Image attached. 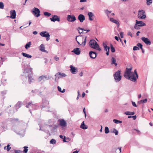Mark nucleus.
I'll return each instance as SVG.
<instances>
[{
    "instance_id": "obj_1",
    "label": "nucleus",
    "mask_w": 153,
    "mask_h": 153,
    "mask_svg": "<svg viewBox=\"0 0 153 153\" xmlns=\"http://www.w3.org/2000/svg\"><path fill=\"white\" fill-rule=\"evenodd\" d=\"M23 72L24 74L22 77L23 82H25L26 81V76H27L28 81L29 84L33 82L34 79L33 76L32 68L30 67L29 64H25Z\"/></svg>"
},
{
    "instance_id": "obj_2",
    "label": "nucleus",
    "mask_w": 153,
    "mask_h": 153,
    "mask_svg": "<svg viewBox=\"0 0 153 153\" xmlns=\"http://www.w3.org/2000/svg\"><path fill=\"white\" fill-rule=\"evenodd\" d=\"M132 69V67L129 68H126L124 74V76L126 79L130 80L132 81L135 82L136 81V78L134 76V73L131 72Z\"/></svg>"
},
{
    "instance_id": "obj_3",
    "label": "nucleus",
    "mask_w": 153,
    "mask_h": 153,
    "mask_svg": "<svg viewBox=\"0 0 153 153\" xmlns=\"http://www.w3.org/2000/svg\"><path fill=\"white\" fill-rule=\"evenodd\" d=\"M12 122L14 123V125L12 126L11 129L15 132L18 133L20 130V127L19 126V122L18 119H13L12 120Z\"/></svg>"
},
{
    "instance_id": "obj_4",
    "label": "nucleus",
    "mask_w": 153,
    "mask_h": 153,
    "mask_svg": "<svg viewBox=\"0 0 153 153\" xmlns=\"http://www.w3.org/2000/svg\"><path fill=\"white\" fill-rule=\"evenodd\" d=\"M90 46L92 48L100 51L101 50V48L99 47V45L94 40H91L89 42Z\"/></svg>"
},
{
    "instance_id": "obj_5",
    "label": "nucleus",
    "mask_w": 153,
    "mask_h": 153,
    "mask_svg": "<svg viewBox=\"0 0 153 153\" xmlns=\"http://www.w3.org/2000/svg\"><path fill=\"white\" fill-rule=\"evenodd\" d=\"M49 104V101L46 99H43L42 100V105H41V109L43 110L46 111H49L48 110L49 107L48 105Z\"/></svg>"
},
{
    "instance_id": "obj_6",
    "label": "nucleus",
    "mask_w": 153,
    "mask_h": 153,
    "mask_svg": "<svg viewBox=\"0 0 153 153\" xmlns=\"http://www.w3.org/2000/svg\"><path fill=\"white\" fill-rule=\"evenodd\" d=\"M114 77L116 82H117L120 81L122 78V76L120 75V71L118 70L114 74Z\"/></svg>"
},
{
    "instance_id": "obj_7",
    "label": "nucleus",
    "mask_w": 153,
    "mask_h": 153,
    "mask_svg": "<svg viewBox=\"0 0 153 153\" xmlns=\"http://www.w3.org/2000/svg\"><path fill=\"white\" fill-rule=\"evenodd\" d=\"M10 122L8 120H5L2 123L1 126L3 128V131H5L8 129L7 126L10 124Z\"/></svg>"
},
{
    "instance_id": "obj_8",
    "label": "nucleus",
    "mask_w": 153,
    "mask_h": 153,
    "mask_svg": "<svg viewBox=\"0 0 153 153\" xmlns=\"http://www.w3.org/2000/svg\"><path fill=\"white\" fill-rule=\"evenodd\" d=\"M145 12L143 10H139L138 11V17L140 19H144L146 17Z\"/></svg>"
},
{
    "instance_id": "obj_9",
    "label": "nucleus",
    "mask_w": 153,
    "mask_h": 153,
    "mask_svg": "<svg viewBox=\"0 0 153 153\" xmlns=\"http://www.w3.org/2000/svg\"><path fill=\"white\" fill-rule=\"evenodd\" d=\"M55 76V81H56L60 78L65 77L66 75L63 73L58 72Z\"/></svg>"
},
{
    "instance_id": "obj_10",
    "label": "nucleus",
    "mask_w": 153,
    "mask_h": 153,
    "mask_svg": "<svg viewBox=\"0 0 153 153\" xmlns=\"http://www.w3.org/2000/svg\"><path fill=\"white\" fill-rule=\"evenodd\" d=\"M32 12L33 14L36 17H38L40 16V11L39 9L34 7L32 9Z\"/></svg>"
},
{
    "instance_id": "obj_11",
    "label": "nucleus",
    "mask_w": 153,
    "mask_h": 153,
    "mask_svg": "<svg viewBox=\"0 0 153 153\" xmlns=\"http://www.w3.org/2000/svg\"><path fill=\"white\" fill-rule=\"evenodd\" d=\"M50 79V78L49 76L43 75L39 77L38 80L39 82H41V81L44 82Z\"/></svg>"
},
{
    "instance_id": "obj_12",
    "label": "nucleus",
    "mask_w": 153,
    "mask_h": 153,
    "mask_svg": "<svg viewBox=\"0 0 153 153\" xmlns=\"http://www.w3.org/2000/svg\"><path fill=\"white\" fill-rule=\"evenodd\" d=\"M26 107L27 108L32 109L33 110H35L37 108L36 104L32 103V102H29L28 104L26 106Z\"/></svg>"
},
{
    "instance_id": "obj_13",
    "label": "nucleus",
    "mask_w": 153,
    "mask_h": 153,
    "mask_svg": "<svg viewBox=\"0 0 153 153\" xmlns=\"http://www.w3.org/2000/svg\"><path fill=\"white\" fill-rule=\"evenodd\" d=\"M67 19L68 22H73L76 20V17L74 15H68Z\"/></svg>"
},
{
    "instance_id": "obj_14",
    "label": "nucleus",
    "mask_w": 153,
    "mask_h": 153,
    "mask_svg": "<svg viewBox=\"0 0 153 153\" xmlns=\"http://www.w3.org/2000/svg\"><path fill=\"white\" fill-rule=\"evenodd\" d=\"M50 20H51L52 22H55L56 21L58 22H59L60 21V19L59 17L56 15H52V17L50 18Z\"/></svg>"
},
{
    "instance_id": "obj_15",
    "label": "nucleus",
    "mask_w": 153,
    "mask_h": 153,
    "mask_svg": "<svg viewBox=\"0 0 153 153\" xmlns=\"http://www.w3.org/2000/svg\"><path fill=\"white\" fill-rule=\"evenodd\" d=\"M141 40L147 45H150L151 44V42L147 38L143 37L141 38Z\"/></svg>"
},
{
    "instance_id": "obj_16",
    "label": "nucleus",
    "mask_w": 153,
    "mask_h": 153,
    "mask_svg": "<svg viewBox=\"0 0 153 153\" xmlns=\"http://www.w3.org/2000/svg\"><path fill=\"white\" fill-rule=\"evenodd\" d=\"M70 71L72 74H76L77 72V68L72 65L70 66Z\"/></svg>"
},
{
    "instance_id": "obj_17",
    "label": "nucleus",
    "mask_w": 153,
    "mask_h": 153,
    "mask_svg": "<svg viewBox=\"0 0 153 153\" xmlns=\"http://www.w3.org/2000/svg\"><path fill=\"white\" fill-rule=\"evenodd\" d=\"M10 18L12 19H15L16 18V12L15 10H11L10 11Z\"/></svg>"
},
{
    "instance_id": "obj_18",
    "label": "nucleus",
    "mask_w": 153,
    "mask_h": 153,
    "mask_svg": "<svg viewBox=\"0 0 153 153\" xmlns=\"http://www.w3.org/2000/svg\"><path fill=\"white\" fill-rule=\"evenodd\" d=\"M78 19L80 22H82L85 19V16L83 14H79L78 16Z\"/></svg>"
},
{
    "instance_id": "obj_19",
    "label": "nucleus",
    "mask_w": 153,
    "mask_h": 153,
    "mask_svg": "<svg viewBox=\"0 0 153 153\" xmlns=\"http://www.w3.org/2000/svg\"><path fill=\"white\" fill-rule=\"evenodd\" d=\"M90 57L92 59H94L97 56L96 53L93 51H90L89 53Z\"/></svg>"
},
{
    "instance_id": "obj_20",
    "label": "nucleus",
    "mask_w": 153,
    "mask_h": 153,
    "mask_svg": "<svg viewBox=\"0 0 153 153\" xmlns=\"http://www.w3.org/2000/svg\"><path fill=\"white\" fill-rule=\"evenodd\" d=\"M60 125L63 127H65L66 126L67 123L64 120L62 119L59 120Z\"/></svg>"
},
{
    "instance_id": "obj_21",
    "label": "nucleus",
    "mask_w": 153,
    "mask_h": 153,
    "mask_svg": "<svg viewBox=\"0 0 153 153\" xmlns=\"http://www.w3.org/2000/svg\"><path fill=\"white\" fill-rule=\"evenodd\" d=\"M88 15L89 17V20L91 21H93L94 16V14L91 12H88Z\"/></svg>"
},
{
    "instance_id": "obj_22",
    "label": "nucleus",
    "mask_w": 153,
    "mask_h": 153,
    "mask_svg": "<svg viewBox=\"0 0 153 153\" xmlns=\"http://www.w3.org/2000/svg\"><path fill=\"white\" fill-rule=\"evenodd\" d=\"M72 52L77 55H79L80 53L81 52L79 48H76L74 49Z\"/></svg>"
},
{
    "instance_id": "obj_23",
    "label": "nucleus",
    "mask_w": 153,
    "mask_h": 153,
    "mask_svg": "<svg viewBox=\"0 0 153 153\" xmlns=\"http://www.w3.org/2000/svg\"><path fill=\"white\" fill-rule=\"evenodd\" d=\"M49 33L46 31H43L41 32L40 33V36L43 37H46L48 36Z\"/></svg>"
},
{
    "instance_id": "obj_24",
    "label": "nucleus",
    "mask_w": 153,
    "mask_h": 153,
    "mask_svg": "<svg viewBox=\"0 0 153 153\" xmlns=\"http://www.w3.org/2000/svg\"><path fill=\"white\" fill-rule=\"evenodd\" d=\"M103 45L105 51H106L109 50L110 47L107 46V44L106 42H103Z\"/></svg>"
},
{
    "instance_id": "obj_25",
    "label": "nucleus",
    "mask_w": 153,
    "mask_h": 153,
    "mask_svg": "<svg viewBox=\"0 0 153 153\" xmlns=\"http://www.w3.org/2000/svg\"><path fill=\"white\" fill-rule=\"evenodd\" d=\"M21 54L23 56L27 57L28 58H30L32 57L31 55L24 52L22 53Z\"/></svg>"
},
{
    "instance_id": "obj_26",
    "label": "nucleus",
    "mask_w": 153,
    "mask_h": 153,
    "mask_svg": "<svg viewBox=\"0 0 153 153\" xmlns=\"http://www.w3.org/2000/svg\"><path fill=\"white\" fill-rule=\"evenodd\" d=\"M110 19V20L112 22L114 23L117 25H119V22L117 21V20L114 19L113 18H109Z\"/></svg>"
},
{
    "instance_id": "obj_27",
    "label": "nucleus",
    "mask_w": 153,
    "mask_h": 153,
    "mask_svg": "<svg viewBox=\"0 0 153 153\" xmlns=\"http://www.w3.org/2000/svg\"><path fill=\"white\" fill-rule=\"evenodd\" d=\"M116 60L114 57H112L111 59V64H114L115 66L117 65V63H116Z\"/></svg>"
},
{
    "instance_id": "obj_28",
    "label": "nucleus",
    "mask_w": 153,
    "mask_h": 153,
    "mask_svg": "<svg viewBox=\"0 0 153 153\" xmlns=\"http://www.w3.org/2000/svg\"><path fill=\"white\" fill-rule=\"evenodd\" d=\"M22 102H18L15 105L16 108V109H18L20 108L22 105Z\"/></svg>"
},
{
    "instance_id": "obj_29",
    "label": "nucleus",
    "mask_w": 153,
    "mask_h": 153,
    "mask_svg": "<svg viewBox=\"0 0 153 153\" xmlns=\"http://www.w3.org/2000/svg\"><path fill=\"white\" fill-rule=\"evenodd\" d=\"M80 127L81 128L84 129H85L88 128V127L85 125L84 121L82 123Z\"/></svg>"
},
{
    "instance_id": "obj_30",
    "label": "nucleus",
    "mask_w": 153,
    "mask_h": 153,
    "mask_svg": "<svg viewBox=\"0 0 153 153\" xmlns=\"http://www.w3.org/2000/svg\"><path fill=\"white\" fill-rule=\"evenodd\" d=\"M40 50L43 52H45L46 51L45 50V47L44 45L43 44H41L40 46Z\"/></svg>"
},
{
    "instance_id": "obj_31",
    "label": "nucleus",
    "mask_w": 153,
    "mask_h": 153,
    "mask_svg": "<svg viewBox=\"0 0 153 153\" xmlns=\"http://www.w3.org/2000/svg\"><path fill=\"white\" fill-rule=\"evenodd\" d=\"M140 22H138V21H137V20H136V24L134 25V28L136 29H138V27H139V26H138V25L139 24V23H140Z\"/></svg>"
},
{
    "instance_id": "obj_32",
    "label": "nucleus",
    "mask_w": 153,
    "mask_h": 153,
    "mask_svg": "<svg viewBox=\"0 0 153 153\" xmlns=\"http://www.w3.org/2000/svg\"><path fill=\"white\" fill-rule=\"evenodd\" d=\"M31 44V42H27L25 46V48L27 49H28L30 47Z\"/></svg>"
},
{
    "instance_id": "obj_33",
    "label": "nucleus",
    "mask_w": 153,
    "mask_h": 153,
    "mask_svg": "<svg viewBox=\"0 0 153 153\" xmlns=\"http://www.w3.org/2000/svg\"><path fill=\"white\" fill-rule=\"evenodd\" d=\"M86 36H85V38L83 37L82 38V40L84 41L83 42H82L81 45H82L83 46H84L85 45L86 42Z\"/></svg>"
},
{
    "instance_id": "obj_34",
    "label": "nucleus",
    "mask_w": 153,
    "mask_h": 153,
    "mask_svg": "<svg viewBox=\"0 0 153 153\" xmlns=\"http://www.w3.org/2000/svg\"><path fill=\"white\" fill-rule=\"evenodd\" d=\"M111 11L106 10L105 11V12L107 15V17L108 18H110V16L109 14L111 13Z\"/></svg>"
},
{
    "instance_id": "obj_35",
    "label": "nucleus",
    "mask_w": 153,
    "mask_h": 153,
    "mask_svg": "<svg viewBox=\"0 0 153 153\" xmlns=\"http://www.w3.org/2000/svg\"><path fill=\"white\" fill-rule=\"evenodd\" d=\"M59 137L63 139V141L64 142H68V141H67V140H66V137L65 136L62 135H60L59 136Z\"/></svg>"
},
{
    "instance_id": "obj_36",
    "label": "nucleus",
    "mask_w": 153,
    "mask_h": 153,
    "mask_svg": "<svg viewBox=\"0 0 153 153\" xmlns=\"http://www.w3.org/2000/svg\"><path fill=\"white\" fill-rule=\"evenodd\" d=\"M113 121L116 124L121 123H122V121L120 120H119L116 119H114L113 120Z\"/></svg>"
},
{
    "instance_id": "obj_37",
    "label": "nucleus",
    "mask_w": 153,
    "mask_h": 153,
    "mask_svg": "<svg viewBox=\"0 0 153 153\" xmlns=\"http://www.w3.org/2000/svg\"><path fill=\"white\" fill-rule=\"evenodd\" d=\"M138 22H140L139 24L138 25L139 26L142 27L146 25V24L143 22L141 21H138Z\"/></svg>"
},
{
    "instance_id": "obj_38",
    "label": "nucleus",
    "mask_w": 153,
    "mask_h": 153,
    "mask_svg": "<svg viewBox=\"0 0 153 153\" xmlns=\"http://www.w3.org/2000/svg\"><path fill=\"white\" fill-rule=\"evenodd\" d=\"M7 91L6 90H4L1 92V94L2 96H4L6 95L7 93Z\"/></svg>"
},
{
    "instance_id": "obj_39",
    "label": "nucleus",
    "mask_w": 153,
    "mask_h": 153,
    "mask_svg": "<svg viewBox=\"0 0 153 153\" xmlns=\"http://www.w3.org/2000/svg\"><path fill=\"white\" fill-rule=\"evenodd\" d=\"M121 152V147L119 148L115 149V153H120Z\"/></svg>"
},
{
    "instance_id": "obj_40",
    "label": "nucleus",
    "mask_w": 153,
    "mask_h": 153,
    "mask_svg": "<svg viewBox=\"0 0 153 153\" xmlns=\"http://www.w3.org/2000/svg\"><path fill=\"white\" fill-rule=\"evenodd\" d=\"M105 134H108L109 132V128L108 127H105Z\"/></svg>"
},
{
    "instance_id": "obj_41",
    "label": "nucleus",
    "mask_w": 153,
    "mask_h": 153,
    "mask_svg": "<svg viewBox=\"0 0 153 153\" xmlns=\"http://www.w3.org/2000/svg\"><path fill=\"white\" fill-rule=\"evenodd\" d=\"M44 14L45 16L49 17L50 16L51 14L47 12H44Z\"/></svg>"
},
{
    "instance_id": "obj_42",
    "label": "nucleus",
    "mask_w": 153,
    "mask_h": 153,
    "mask_svg": "<svg viewBox=\"0 0 153 153\" xmlns=\"http://www.w3.org/2000/svg\"><path fill=\"white\" fill-rule=\"evenodd\" d=\"M56 141L55 140L53 139H52L50 141V143L53 144H54L56 143Z\"/></svg>"
},
{
    "instance_id": "obj_43",
    "label": "nucleus",
    "mask_w": 153,
    "mask_h": 153,
    "mask_svg": "<svg viewBox=\"0 0 153 153\" xmlns=\"http://www.w3.org/2000/svg\"><path fill=\"white\" fill-rule=\"evenodd\" d=\"M112 132L114 133L115 135H117L118 134V131H117L116 129L115 128H114L113 129V130L112 131Z\"/></svg>"
},
{
    "instance_id": "obj_44",
    "label": "nucleus",
    "mask_w": 153,
    "mask_h": 153,
    "mask_svg": "<svg viewBox=\"0 0 153 153\" xmlns=\"http://www.w3.org/2000/svg\"><path fill=\"white\" fill-rule=\"evenodd\" d=\"M146 4L148 5H150L152 3V0H146Z\"/></svg>"
},
{
    "instance_id": "obj_45",
    "label": "nucleus",
    "mask_w": 153,
    "mask_h": 153,
    "mask_svg": "<svg viewBox=\"0 0 153 153\" xmlns=\"http://www.w3.org/2000/svg\"><path fill=\"white\" fill-rule=\"evenodd\" d=\"M28 147L27 146H24V149L23 151V152L25 153H27L28 150Z\"/></svg>"
},
{
    "instance_id": "obj_46",
    "label": "nucleus",
    "mask_w": 153,
    "mask_h": 153,
    "mask_svg": "<svg viewBox=\"0 0 153 153\" xmlns=\"http://www.w3.org/2000/svg\"><path fill=\"white\" fill-rule=\"evenodd\" d=\"M111 50L112 52H114L115 51L114 48L113 47L112 44H111Z\"/></svg>"
},
{
    "instance_id": "obj_47",
    "label": "nucleus",
    "mask_w": 153,
    "mask_h": 153,
    "mask_svg": "<svg viewBox=\"0 0 153 153\" xmlns=\"http://www.w3.org/2000/svg\"><path fill=\"white\" fill-rule=\"evenodd\" d=\"M4 7V4L2 2H0V9H3Z\"/></svg>"
},
{
    "instance_id": "obj_48",
    "label": "nucleus",
    "mask_w": 153,
    "mask_h": 153,
    "mask_svg": "<svg viewBox=\"0 0 153 153\" xmlns=\"http://www.w3.org/2000/svg\"><path fill=\"white\" fill-rule=\"evenodd\" d=\"M137 45L138 47L140 48V49H142L143 48V45L140 43H138Z\"/></svg>"
},
{
    "instance_id": "obj_49",
    "label": "nucleus",
    "mask_w": 153,
    "mask_h": 153,
    "mask_svg": "<svg viewBox=\"0 0 153 153\" xmlns=\"http://www.w3.org/2000/svg\"><path fill=\"white\" fill-rule=\"evenodd\" d=\"M22 152L20 150H14L13 151V153H21Z\"/></svg>"
},
{
    "instance_id": "obj_50",
    "label": "nucleus",
    "mask_w": 153,
    "mask_h": 153,
    "mask_svg": "<svg viewBox=\"0 0 153 153\" xmlns=\"http://www.w3.org/2000/svg\"><path fill=\"white\" fill-rule=\"evenodd\" d=\"M139 48L137 46H135L133 47V50L134 51L139 50Z\"/></svg>"
},
{
    "instance_id": "obj_51",
    "label": "nucleus",
    "mask_w": 153,
    "mask_h": 153,
    "mask_svg": "<svg viewBox=\"0 0 153 153\" xmlns=\"http://www.w3.org/2000/svg\"><path fill=\"white\" fill-rule=\"evenodd\" d=\"M134 74H135L136 75V76L135 77L136 78V79H137L138 78V74L137 73V71L136 70H135L134 71Z\"/></svg>"
},
{
    "instance_id": "obj_52",
    "label": "nucleus",
    "mask_w": 153,
    "mask_h": 153,
    "mask_svg": "<svg viewBox=\"0 0 153 153\" xmlns=\"http://www.w3.org/2000/svg\"><path fill=\"white\" fill-rule=\"evenodd\" d=\"M3 61L2 60V58H0V67L1 65L3 64Z\"/></svg>"
},
{
    "instance_id": "obj_53",
    "label": "nucleus",
    "mask_w": 153,
    "mask_h": 153,
    "mask_svg": "<svg viewBox=\"0 0 153 153\" xmlns=\"http://www.w3.org/2000/svg\"><path fill=\"white\" fill-rule=\"evenodd\" d=\"M10 146L9 144H8L7 145V151H9L10 150V149H11V147H10Z\"/></svg>"
},
{
    "instance_id": "obj_54",
    "label": "nucleus",
    "mask_w": 153,
    "mask_h": 153,
    "mask_svg": "<svg viewBox=\"0 0 153 153\" xmlns=\"http://www.w3.org/2000/svg\"><path fill=\"white\" fill-rule=\"evenodd\" d=\"M126 115H130V111H126L124 113Z\"/></svg>"
},
{
    "instance_id": "obj_55",
    "label": "nucleus",
    "mask_w": 153,
    "mask_h": 153,
    "mask_svg": "<svg viewBox=\"0 0 153 153\" xmlns=\"http://www.w3.org/2000/svg\"><path fill=\"white\" fill-rule=\"evenodd\" d=\"M132 105L134 106L135 107H137V105L136 104L135 102L132 101Z\"/></svg>"
},
{
    "instance_id": "obj_56",
    "label": "nucleus",
    "mask_w": 153,
    "mask_h": 153,
    "mask_svg": "<svg viewBox=\"0 0 153 153\" xmlns=\"http://www.w3.org/2000/svg\"><path fill=\"white\" fill-rule=\"evenodd\" d=\"M120 35L121 38H123V32H120Z\"/></svg>"
},
{
    "instance_id": "obj_57",
    "label": "nucleus",
    "mask_w": 153,
    "mask_h": 153,
    "mask_svg": "<svg viewBox=\"0 0 153 153\" xmlns=\"http://www.w3.org/2000/svg\"><path fill=\"white\" fill-rule=\"evenodd\" d=\"M54 59L56 61H57L59 59V58L57 57L56 56L54 58Z\"/></svg>"
},
{
    "instance_id": "obj_58",
    "label": "nucleus",
    "mask_w": 153,
    "mask_h": 153,
    "mask_svg": "<svg viewBox=\"0 0 153 153\" xmlns=\"http://www.w3.org/2000/svg\"><path fill=\"white\" fill-rule=\"evenodd\" d=\"M57 88H58V91L61 92H62V90H61V88L59 86H58L57 87Z\"/></svg>"
},
{
    "instance_id": "obj_59",
    "label": "nucleus",
    "mask_w": 153,
    "mask_h": 153,
    "mask_svg": "<svg viewBox=\"0 0 153 153\" xmlns=\"http://www.w3.org/2000/svg\"><path fill=\"white\" fill-rule=\"evenodd\" d=\"M147 99H145L144 100H142V101L143 103H144L146 102L147 101Z\"/></svg>"
},
{
    "instance_id": "obj_60",
    "label": "nucleus",
    "mask_w": 153,
    "mask_h": 153,
    "mask_svg": "<svg viewBox=\"0 0 153 153\" xmlns=\"http://www.w3.org/2000/svg\"><path fill=\"white\" fill-rule=\"evenodd\" d=\"M50 35L49 34H48V36H47L46 37V40L47 41H48L49 40V39H50Z\"/></svg>"
},
{
    "instance_id": "obj_61",
    "label": "nucleus",
    "mask_w": 153,
    "mask_h": 153,
    "mask_svg": "<svg viewBox=\"0 0 153 153\" xmlns=\"http://www.w3.org/2000/svg\"><path fill=\"white\" fill-rule=\"evenodd\" d=\"M127 35H128V36H131V37H132V34H131V32H130V31H129V32H128V33H127Z\"/></svg>"
},
{
    "instance_id": "obj_62",
    "label": "nucleus",
    "mask_w": 153,
    "mask_h": 153,
    "mask_svg": "<svg viewBox=\"0 0 153 153\" xmlns=\"http://www.w3.org/2000/svg\"><path fill=\"white\" fill-rule=\"evenodd\" d=\"M79 36H77L76 38V40L77 42V43L79 45H81V44H80V43L77 40V37H79Z\"/></svg>"
},
{
    "instance_id": "obj_63",
    "label": "nucleus",
    "mask_w": 153,
    "mask_h": 153,
    "mask_svg": "<svg viewBox=\"0 0 153 153\" xmlns=\"http://www.w3.org/2000/svg\"><path fill=\"white\" fill-rule=\"evenodd\" d=\"M83 112L85 114V116L86 117V114L85 108H83Z\"/></svg>"
},
{
    "instance_id": "obj_64",
    "label": "nucleus",
    "mask_w": 153,
    "mask_h": 153,
    "mask_svg": "<svg viewBox=\"0 0 153 153\" xmlns=\"http://www.w3.org/2000/svg\"><path fill=\"white\" fill-rule=\"evenodd\" d=\"M132 118H133L134 120H135L136 119L137 117L136 115L132 116Z\"/></svg>"
}]
</instances>
